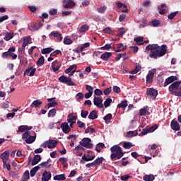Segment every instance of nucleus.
<instances>
[{
  "mask_svg": "<svg viewBox=\"0 0 181 181\" xmlns=\"http://www.w3.org/2000/svg\"><path fill=\"white\" fill-rule=\"evenodd\" d=\"M117 49H115V52L116 53H119V52H121L122 51L124 52L127 50L128 48V46L127 45L124 46L122 43H119L117 45Z\"/></svg>",
  "mask_w": 181,
  "mask_h": 181,
  "instance_id": "6ab92c4d",
  "label": "nucleus"
},
{
  "mask_svg": "<svg viewBox=\"0 0 181 181\" xmlns=\"http://www.w3.org/2000/svg\"><path fill=\"white\" fill-rule=\"evenodd\" d=\"M111 90H112V87H110L103 90V94L105 95H109L110 94Z\"/></svg>",
  "mask_w": 181,
  "mask_h": 181,
  "instance_id": "338daca9",
  "label": "nucleus"
},
{
  "mask_svg": "<svg viewBox=\"0 0 181 181\" xmlns=\"http://www.w3.org/2000/svg\"><path fill=\"white\" fill-rule=\"evenodd\" d=\"M45 57L44 56H41L38 61L37 62V64L38 66H42L45 64Z\"/></svg>",
  "mask_w": 181,
  "mask_h": 181,
  "instance_id": "f704fd0d",
  "label": "nucleus"
},
{
  "mask_svg": "<svg viewBox=\"0 0 181 181\" xmlns=\"http://www.w3.org/2000/svg\"><path fill=\"white\" fill-rule=\"evenodd\" d=\"M35 72H36V68L30 67V68L26 69L24 73V75L25 76L29 75V76L33 77L35 76Z\"/></svg>",
  "mask_w": 181,
  "mask_h": 181,
  "instance_id": "4468645a",
  "label": "nucleus"
},
{
  "mask_svg": "<svg viewBox=\"0 0 181 181\" xmlns=\"http://www.w3.org/2000/svg\"><path fill=\"white\" fill-rule=\"evenodd\" d=\"M50 34L53 35L54 37H56L57 40H59V42L62 41L63 37H62V35L60 34V33L52 31Z\"/></svg>",
  "mask_w": 181,
  "mask_h": 181,
  "instance_id": "393cba45",
  "label": "nucleus"
},
{
  "mask_svg": "<svg viewBox=\"0 0 181 181\" xmlns=\"http://www.w3.org/2000/svg\"><path fill=\"white\" fill-rule=\"evenodd\" d=\"M55 105H58V103L57 101L51 102L45 107V108L49 109L50 107H55Z\"/></svg>",
  "mask_w": 181,
  "mask_h": 181,
  "instance_id": "c03bdc74",
  "label": "nucleus"
},
{
  "mask_svg": "<svg viewBox=\"0 0 181 181\" xmlns=\"http://www.w3.org/2000/svg\"><path fill=\"white\" fill-rule=\"evenodd\" d=\"M170 127H171V129L175 132H177L180 129V125L179 122L175 119H173L171 121Z\"/></svg>",
  "mask_w": 181,
  "mask_h": 181,
  "instance_id": "ddd939ff",
  "label": "nucleus"
},
{
  "mask_svg": "<svg viewBox=\"0 0 181 181\" xmlns=\"http://www.w3.org/2000/svg\"><path fill=\"white\" fill-rule=\"evenodd\" d=\"M40 169V167L39 165L33 167L31 170H30V177H35V175H36V173L37 172V170H39Z\"/></svg>",
  "mask_w": 181,
  "mask_h": 181,
  "instance_id": "cd10ccee",
  "label": "nucleus"
},
{
  "mask_svg": "<svg viewBox=\"0 0 181 181\" xmlns=\"http://www.w3.org/2000/svg\"><path fill=\"white\" fill-rule=\"evenodd\" d=\"M128 101L127 100H124L121 102L120 104L117 105V108H126L128 106Z\"/></svg>",
  "mask_w": 181,
  "mask_h": 181,
  "instance_id": "2f4dec72",
  "label": "nucleus"
},
{
  "mask_svg": "<svg viewBox=\"0 0 181 181\" xmlns=\"http://www.w3.org/2000/svg\"><path fill=\"white\" fill-rule=\"evenodd\" d=\"M51 165L52 164H48V163L44 161L43 163H40L38 166H40V168H50Z\"/></svg>",
  "mask_w": 181,
  "mask_h": 181,
  "instance_id": "09e8293b",
  "label": "nucleus"
},
{
  "mask_svg": "<svg viewBox=\"0 0 181 181\" xmlns=\"http://www.w3.org/2000/svg\"><path fill=\"white\" fill-rule=\"evenodd\" d=\"M59 81L63 83H66L69 86H75L76 84L71 81V78H68L66 76L62 75L59 78Z\"/></svg>",
  "mask_w": 181,
  "mask_h": 181,
  "instance_id": "0eeeda50",
  "label": "nucleus"
},
{
  "mask_svg": "<svg viewBox=\"0 0 181 181\" xmlns=\"http://www.w3.org/2000/svg\"><path fill=\"white\" fill-rule=\"evenodd\" d=\"M9 156L10 153L8 151H4L1 154L0 158L3 160V164H6V160L9 159Z\"/></svg>",
  "mask_w": 181,
  "mask_h": 181,
  "instance_id": "dca6fc26",
  "label": "nucleus"
},
{
  "mask_svg": "<svg viewBox=\"0 0 181 181\" xmlns=\"http://www.w3.org/2000/svg\"><path fill=\"white\" fill-rule=\"evenodd\" d=\"M104 160L105 159H104L103 157H100V158H98V159L95 160L93 161V163L95 165V168H97L98 166H100V165L103 163Z\"/></svg>",
  "mask_w": 181,
  "mask_h": 181,
  "instance_id": "c85d7f7f",
  "label": "nucleus"
},
{
  "mask_svg": "<svg viewBox=\"0 0 181 181\" xmlns=\"http://www.w3.org/2000/svg\"><path fill=\"white\" fill-rule=\"evenodd\" d=\"M30 136L28 131H26L25 133L22 134V139H27Z\"/></svg>",
  "mask_w": 181,
  "mask_h": 181,
  "instance_id": "69168bd1",
  "label": "nucleus"
},
{
  "mask_svg": "<svg viewBox=\"0 0 181 181\" xmlns=\"http://www.w3.org/2000/svg\"><path fill=\"white\" fill-rule=\"evenodd\" d=\"M112 103V99L110 98H107V99L105 100L104 102V107L105 108H107Z\"/></svg>",
  "mask_w": 181,
  "mask_h": 181,
  "instance_id": "49530a36",
  "label": "nucleus"
},
{
  "mask_svg": "<svg viewBox=\"0 0 181 181\" xmlns=\"http://www.w3.org/2000/svg\"><path fill=\"white\" fill-rule=\"evenodd\" d=\"M158 128L157 124H153V126H151V127H148V131L150 132V133H153Z\"/></svg>",
  "mask_w": 181,
  "mask_h": 181,
  "instance_id": "6e6d98bb",
  "label": "nucleus"
},
{
  "mask_svg": "<svg viewBox=\"0 0 181 181\" xmlns=\"http://www.w3.org/2000/svg\"><path fill=\"white\" fill-rule=\"evenodd\" d=\"M63 7L68 9H73L76 5V3L72 0H63Z\"/></svg>",
  "mask_w": 181,
  "mask_h": 181,
  "instance_id": "1a4fd4ad",
  "label": "nucleus"
},
{
  "mask_svg": "<svg viewBox=\"0 0 181 181\" xmlns=\"http://www.w3.org/2000/svg\"><path fill=\"white\" fill-rule=\"evenodd\" d=\"M58 64H59V61H54L52 62V68L54 72H57L59 70L61 66Z\"/></svg>",
  "mask_w": 181,
  "mask_h": 181,
  "instance_id": "4be33fe9",
  "label": "nucleus"
},
{
  "mask_svg": "<svg viewBox=\"0 0 181 181\" xmlns=\"http://www.w3.org/2000/svg\"><path fill=\"white\" fill-rule=\"evenodd\" d=\"M42 104V102L39 100H34L30 107H37L39 105H40Z\"/></svg>",
  "mask_w": 181,
  "mask_h": 181,
  "instance_id": "58836bf2",
  "label": "nucleus"
},
{
  "mask_svg": "<svg viewBox=\"0 0 181 181\" xmlns=\"http://www.w3.org/2000/svg\"><path fill=\"white\" fill-rule=\"evenodd\" d=\"M61 129L64 134H69L71 130L67 122L62 123L61 124Z\"/></svg>",
  "mask_w": 181,
  "mask_h": 181,
  "instance_id": "2eb2a0df",
  "label": "nucleus"
},
{
  "mask_svg": "<svg viewBox=\"0 0 181 181\" xmlns=\"http://www.w3.org/2000/svg\"><path fill=\"white\" fill-rule=\"evenodd\" d=\"M42 158L40 155H35L33 157V159L32 160L31 165L32 166H35L39 163V162L41 160Z\"/></svg>",
  "mask_w": 181,
  "mask_h": 181,
  "instance_id": "aec40b11",
  "label": "nucleus"
},
{
  "mask_svg": "<svg viewBox=\"0 0 181 181\" xmlns=\"http://www.w3.org/2000/svg\"><path fill=\"white\" fill-rule=\"evenodd\" d=\"M98 117V115H97L96 110H92L88 117V118L91 120L96 119Z\"/></svg>",
  "mask_w": 181,
  "mask_h": 181,
  "instance_id": "5701e85b",
  "label": "nucleus"
},
{
  "mask_svg": "<svg viewBox=\"0 0 181 181\" xmlns=\"http://www.w3.org/2000/svg\"><path fill=\"white\" fill-rule=\"evenodd\" d=\"M36 139V136H30L29 137H28L26 139V140H25V143L27 144H32L33 143H34Z\"/></svg>",
  "mask_w": 181,
  "mask_h": 181,
  "instance_id": "a878e982",
  "label": "nucleus"
},
{
  "mask_svg": "<svg viewBox=\"0 0 181 181\" xmlns=\"http://www.w3.org/2000/svg\"><path fill=\"white\" fill-rule=\"evenodd\" d=\"M76 119H77V117L76 116H74L70 114L68 115L67 122L71 123V122L76 121Z\"/></svg>",
  "mask_w": 181,
  "mask_h": 181,
  "instance_id": "a19ab883",
  "label": "nucleus"
},
{
  "mask_svg": "<svg viewBox=\"0 0 181 181\" xmlns=\"http://www.w3.org/2000/svg\"><path fill=\"white\" fill-rule=\"evenodd\" d=\"M24 179H25V180H28V179H30V175L29 174V171L26 170L24 173Z\"/></svg>",
  "mask_w": 181,
  "mask_h": 181,
  "instance_id": "774afa93",
  "label": "nucleus"
},
{
  "mask_svg": "<svg viewBox=\"0 0 181 181\" xmlns=\"http://www.w3.org/2000/svg\"><path fill=\"white\" fill-rule=\"evenodd\" d=\"M146 51H151L149 57L152 59H157L158 57H162L165 56L168 52V47L165 45L158 46V44L148 45L146 47Z\"/></svg>",
  "mask_w": 181,
  "mask_h": 181,
  "instance_id": "f257e3e1",
  "label": "nucleus"
},
{
  "mask_svg": "<svg viewBox=\"0 0 181 181\" xmlns=\"http://www.w3.org/2000/svg\"><path fill=\"white\" fill-rule=\"evenodd\" d=\"M110 49H112V46L110 44H105L104 47H101L100 49L102 50H110Z\"/></svg>",
  "mask_w": 181,
  "mask_h": 181,
  "instance_id": "13d9d810",
  "label": "nucleus"
},
{
  "mask_svg": "<svg viewBox=\"0 0 181 181\" xmlns=\"http://www.w3.org/2000/svg\"><path fill=\"white\" fill-rule=\"evenodd\" d=\"M151 25L154 28L158 27L160 25V21L159 20H153V21H151Z\"/></svg>",
  "mask_w": 181,
  "mask_h": 181,
  "instance_id": "bf43d9fd",
  "label": "nucleus"
},
{
  "mask_svg": "<svg viewBox=\"0 0 181 181\" xmlns=\"http://www.w3.org/2000/svg\"><path fill=\"white\" fill-rule=\"evenodd\" d=\"M91 141H92L91 139L84 138V139H82L79 144L81 145V146H83L87 148H93V144L91 143Z\"/></svg>",
  "mask_w": 181,
  "mask_h": 181,
  "instance_id": "20e7f679",
  "label": "nucleus"
},
{
  "mask_svg": "<svg viewBox=\"0 0 181 181\" xmlns=\"http://www.w3.org/2000/svg\"><path fill=\"white\" fill-rule=\"evenodd\" d=\"M177 13H178V11H175V12H173V13H170L168 16V19L169 20H173V18H175V16H177Z\"/></svg>",
  "mask_w": 181,
  "mask_h": 181,
  "instance_id": "3c124183",
  "label": "nucleus"
},
{
  "mask_svg": "<svg viewBox=\"0 0 181 181\" xmlns=\"http://www.w3.org/2000/svg\"><path fill=\"white\" fill-rule=\"evenodd\" d=\"M112 52H105L100 55V59L103 61H108L110 57H112Z\"/></svg>",
  "mask_w": 181,
  "mask_h": 181,
  "instance_id": "412c9836",
  "label": "nucleus"
},
{
  "mask_svg": "<svg viewBox=\"0 0 181 181\" xmlns=\"http://www.w3.org/2000/svg\"><path fill=\"white\" fill-rule=\"evenodd\" d=\"M95 133V129L94 128H91V127H88L87 129H86L85 130V134H88V133Z\"/></svg>",
  "mask_w": 181,
  "mask_h": 181,
  "instance_id": "e2e57ef3",
  "label": "nucleus"
},
{
  "mask_svg": "<svg viewBox=\"0 0 181 181\" xmlns=\"http://www.w3.org/2000/svg\"><path fill=\"white\" fill-rule=\"evenodd\" d=\"M155 180V177L153 175H145L143 176V180L145 181H153Z\"/></svg>",
  "mask_w": 181,
  "mask_h": 181,
  "instance_id": "7c9ffc66",
  "label": "nucleus"
},
{
  "mask_svg": "<svg viewBox=\"0 0 181 181\" xmlns=\"http://www.w3.org/2000/svg\"><path fill=\"white\" fill-rule=\"evenodd\" d=\"M88 26L87 25H84L79 28V33H83L88 31Z\"/></svg>",
  "mask_w": 181,
  "mask_h": 181,
  "instance_id": "a18cd8bd",
  "label": "nucleus"
},
{
  "mask_svg": "<svg viewBox=\"0 0 181 181\" xmlns=\"http://www.w3.org/2000/svg\"><path fill=\"white\" fill-rule=\"evenodd\" d=\"M32 129H33V127L22 125L18 127L17 132L24 133L25 132L30 131Z\"/></svg>",
  "mask_w": 181,
  "mask_h": 181,
  "instance_id": "a211bd4d",
  "label": "nucleus"
},
{
  "mask_svg": "<svg viewBox=\"0 0 181 181\" xmlns=\"http://www.w3.org/2000/svg\"><path fill=\"white\" fill-rule=\"evenodd\" d=\"M158 93L156 89L154 88H148L146 90V95L148 98H151L153 100H155Z\"/></svg>",
  "mask_w": 181,
  "mask_h": 181,
  "instance_id": "423d86ee",
  "label": "nucleus"
},
{
  "mask_svg": "<svg viewBox=\"0 0 181 181\" xmlns=\"http://www.w3.org/2000/svg\"><path fill=\"white\" fill-rule=\"evenodd\" d=\"M112 153L110 156L112 160H115V158L120 159L124 156L122 148L118 145H115L110 148Z\"/></svg>",
  "mask_w": 181,
  "mask_h": 181,
  "instance_id": "f03ea898",
  "label": "nucleus"
},
{
  "mask_svg": "<svg viewBox=\"0 0 181 181\" xmlns=\"http://www.w3.org/2000/svg\"><path fill=\"white\" fill-rule=\"evenodd\" d=\"M57 114V110L55 108H52L49 111L48 117H54L56 116Z\"/></svg>",
  "mask_w": 181,
  "mask_h": 181,
  "instance_id": "4c0bfd02",
  "label": "nucleus"
},
{
  "mask_svg": "<svg viewBox=\"0 0 181 181\" xmlns=\"http://www.w3.org/2000/svg\"><path fill=\"white\" fill-rule=\"evenodd\" d=\"M54 180H66V175L60 174L54 176Z\"/></svg>",
  "mask_w": 181,
  "mask_h": 181,
  "instance_id": "c756f323",
  "label": "nucleus"
},
{
  "mask_svg": "<svg viewBox=\"0 0 181 181\" xmlns=\"http://www.w3.org/2000/svg\"><path fill=\"white\" fill-rule=\"evenodd\" d=\"M148 106H145L139 110V116H144L147 113Z\"/></svg>",
  "mask_w": 181,
  "mask_h": 181,
  "instance_id": "c9c22d12",
  "label": "nucleus"
},
{
  "mask_svg": "<svg viewBox=\"0 0 181 181\" xmlns=\"http://www.w3.org/2000/svg\"><path fill=\"white\" fill-rule=\"evenodd\" d=\"M88 115V110H81V117L82 118H86Z\"/></svg>",
  "mask_w": 181,
  "mask_h": 181,
  "instance_id": "680f3d73",
  "label": "nucleus"
},
{
  "mask_svg": "<svg viewBox=\"0 0 181 181\" xmlns=\"http://www.w3.org/2000/svg\"><path fill=\"white\" fill-rule=\"evenodd\" d=\"M118 32H119V37H122L123 35L127 33V31L125 30V28H123V27L119 28Z\"/></svg>",
  "mask_w": 181,
  "mask_h": 181,
  "instance_id": "de8ad7c7",
  "label": "nucleus"
},
{
  "mask_svg": "<svg viewBox=\"0 0 181 181\" xmlns=\"http://www.w3.org/2000/svg\"><path fill=\"white\" fill-rule=\"evenodd\" d=\"M132 146H133V145H132V143H131V142H124V144H123V147L125 149H129Z\"/></svg>",
  "mask_w": 181,
  "mask_h": 181,
  "instance_id": "603ef678",
  "label": "nucleus"
},
{
  "mask_svg": "<svg viewBox=\"0 0 181 181\" xmlns=\"http://www.w3.org/2000/svg\"><path fill=\"white\" fill-rule=\"evenodd\" d=\"M13 37V33L5 32V37L4 38L6 41H10Z\"/></svg>",
  "mask_w": 181,
  "mask_h": 181,
  "instance_id": "bb28decb",
  "label": "nucleus"
},
{
  "mask_svg": "<svg viewBox=\"0 0 181 181\" xmlns=\"http://www.w3.org/2000/svg\"><path fill=\"white\" fill-rule=\"evenodd\" d=\"M103 100L100 99L99 97L95 96L93 98V105L97 106L98 108H104V105L103 104Z\"/></svg>",
  "mask_w": 181,
  "mask_h": 181,
  "instance_id": "9d476101",
  "label": "nucleus"
},
{
  "mask_svg": "<svg viewBox=\"0 0 181 181\" xmlns=\"http://www.w3.org/2000/svg\"><path fill=\"white\" fill-rule=\"evenodd\" d=\"M64 44L65 45H72L73 40L71 38L65 37L64 38Z\"/></svg>",
  "mask_w": 181,
  "mask_h": 181,
  "instance_id": "864d4df0",
  "label": "nucleus"
},
{
  "mask_svg": "<svg viewBox=\"0 0 181 181\" xmlns=\"http://www.w3.org/2000/svg\"><path fill=\"white\" fill-rule=\"evenodd\" d=\"M52 51H54V49H52L51 47H48V48H45V49H41V53L42 54H49Z\"/></svg>",
  "mask_w": 181,
  "mask_h": 181,
  "instance_id": "473e14b6",
  "label": "nucleus"
},
{
  "mask_svg": "<svg viewBox=\"0 0 181 181\" xmlns=\"http://www.w3.org/2000/svg\"><path fill=\"white\" fill-rule=\"evenodd\" d=\"M52 177V174L50 172L45 170L42 174V181H49Z\"/></svg>",
  "mask_w": 181,
  "mask_h": 181,
  "instance_id": "f3484780",
  "label": "nucleus"
},
{
  "mask_svg": "<svg viewBox=\"0 0 181 181\" xmlns=\"http://www.w3.org/2000/svg\"><path fill=\"white\" fill-rule=\"evenodd\" d=\"M141 66L140 65H137V66H136L134 71H130L129 74H133V75L136 74L139 72V71H141Z\"/></svg>",
  "mask_w": 181,
  "mask_h": 181,
  "instance_id": "e433bc0d",
  "label": "nucleus"
},
{
  "mask_svg": "<svg viewBox=\"0 0 181 181\" xmlns=\"http://www.w3.org/2000/svg\"><path fill=\"white\" fill-rule=\"evenodd\" d=\"M181 81L173 83L169 86V91L177 97H181Z\"/></svg>",
  "mask_w": 181,
  "mask_h": 181,
  "instance_id": "7ed1b4c3",
  "label": "nucleus"
},
{
  "mask_svg": "<svg viewBox=\"0 0 181 181\" xmlns=\"http://www.w3.org/2000/svg\"><path fill=\"white\" fill-rule=\"evenodd\" d=\"M156 74V69L148 71V73L146 76V83L147 84H151L153 82V77Z\"/></svg>",
  "mask_w": 181,
  "mask_h": 181,
  "instance_id": "6e6552de",
  "label": "nucleus"
},
{
  "mask_svg": "<svg viewBox=\"0 0 181 181\" xmlns=\"http://www.w3.org/2000/svg\"><path fill=\"white\" fill-rule=\"evenodd\" d=\"M67 139H71V143L69 144V146L72 147L74 146V141H76V135H69L68 137H67Z\"/></svg>",
  "mask_w": 181,
  "mask_h": 181,
  "instance_id": "72a5a7b5",
  "label": "nucleus"
},
{
  "mask_svg": "<svg viewBox=\"0 0 181 181\" xmlns=\"http://www.w3.org/2000/svg\"><path fill=\"white\" fill-rule=\"evenodd\" d=\"M132 177L129 175H124L121 176V180L122 181H127L129 178H132Z\"/></svg>",
  "mask_w": 181,
  "mask_h": 181,
  "instance_id": "0e129e2a",
  "label": "nucleus"
},
{
  "mask_svg": "<svg viewBox=\"0 0 181 181\" xmlns=\"http://www.w3.org/2000/svg\"><path fill=\"white\" fill-rule=\"evenodd\" d=\"M94 95H97V96H100V95H103V90L97 88V89L94 90Z\"/></svg>",
  "mask_w": 181,
  "mask_h": 181,
  "instance_id": "4d7b16f0",
  "label": "nucleus"
},
{
  "mask_svg": "<svg viewBox=\"0 0 181 181\" xmlns=\"http://www.w3.org/2000/svg\"><path fill=\"white\" fill-rule=\"evenodd\" d=\"M95 158V156H91L90 158H87L86 156L84 155L81 157V159L86 162H88V161H91V160H94Z\"/></svg>",
  "mask_w": 181,
  "mask_h": 181,
  "instance_id": "79ce46f5",
  "label": "nucleus"
},
{
  "mask_svg": "<svg viewBox=\"0 0 181 181\" xmlns=\"http://www.w3.org/2000/svg\"><path fill=\"white\" fill-rule=\"evenodd\" d=\"M139 135V132L137 130H135V131H129L127 132L126 134V137L127 138H130V137H134V136H136Z\"/></svg>",
  "mask_w": 181,
  "mask_h": 181,
  "instance_id": "b1692460",
  "label": "nucleus"
},
{
  "mask_svg": "<svg viewBox=\"0 0 181 181\" xmlns=\"http://www.w3.org/2000/svg\"><path fill=\"white\" fill-rule=\"evenodd\" d=\"M59 54H62V51L60 49H55L52 53H51V57H57Z\"/></svg>",
  "mask_w": 181,
  "mask_h": 181,
  "instance_id": "8fccbe9b",
  "label": "nucleus"
},
{
  "mask_svg": "<svg viewBox=\"0 0 181 181\" xmlns=\"http://www.w3.org/2000/svg\"><path fill=\"white\" fill-rule=\"evenodd\" d=\"M58 141L57 140H48L42 144V148H54L57 146Z\"/></svg>",
  "mask_w": 181,
  "mask_h": 181,
  "instance_id": "39448f33",
  "label": "nucleus"
},
{
  "mask_svg": "<svg viewBox=\"0 0 181 181\" xmlns=\"http://www.w3.org/2000/svg\"><path fill=\"white\" fill-rule=\"evenodd\" d=\"M83 94L82 93H78L76 95V98L77 101L79 100H83Z\"/></svg>",
  "mask_w": 181,
  "mask_h": 181,
  "instance_id": "052dcab7",
  "label": "nucleus"
},
{
  "mask_svg": "<svg viewBox=\"0 0 181 181\" xmlns=\"http://www.w3.org/2000/svg\"><path fill=\"white\" fill-rule=\"evenodd\" d=\"M107 10V6H104L103 7H100L97 8V11L99 13H104L105 11Z\"/></svg>",
  "mask_w": 181,
  "mask_h": 181,
  "instance_id": "5fc2aeb1",
  "label": "nucleus"
},
{
  "mask_svg": "<svg viewBox=\"0 0 181 181\" xmlns=\"http://www.w3.org/2000/svg\"><path fill=\"white\" fill-rule=\"evenodd\" d=\"M178 78L176 76H170L167 79L165 80V82L163 83V87L165 88L170 83H173L175 81H177Z\"/></svg>",
  "mask_w": 181,
  "mask_h": 181,
  "instance_id": "9b49d317",
  "label": "nucleus"
},
{
  "mask_svg": "<svg viewBox=\"0 0 181 181\" xmlns=\"http://www.w3.org/2000/svg\"><path fill=\"white\" fill-rule=\"evenodd\" d=\"M22 40H23V44H22L21 49L25 50V47L28 45L31 44L32 38L28 36L26 37L22 38Z\"/></svg>",
  "mask_w": 181,
  "mask_h": 181,
  "instance_id": "f8f14e48",
  "label": "nucleus"
},
{
  "mask_svg": "<svg viewBox=\"0 0 181 181\" xmlns=\"http://www.w3.org/2000/svg\"><path fill=\"white\" fill-rule=\"evenodd\" d=\"M105 146L104 143H99L97 144L95 150L98 153H100V148H104Z\"/></svg>",
  "mask_w": 181,
  "mask_h": 181,
  "instance_id": "ea45409f",
  "label": "nucleus"
},
{
  "mask_svg": "<svg viewBox=\"0 0 181 181\" xmlns=\"http://www.w3.org/2000/svg\"><path fill=\"white\" fill-rule=\"evenodd\" d=\"M41 27H42V24L40 23H39V22L36 23H34L32 25V28L34 30H38Z\"/></svg>",
  "mask_w": 181,
  "mask_h": 181,
  "instance_id": "37998d69",
  "label": "nucleus"
}]
</instances>
